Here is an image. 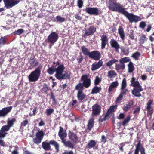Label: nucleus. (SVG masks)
I'll list each match as a JSON object with an SVG mask.
<instances>
[{
  "mask_svg": "<svg viewBox=\"0 0 154 154\" xmlns=\"http://www.w3.org/2000/svg\"><path fill=\"white\" fill-rule=\"evenodd\" d=\"M108 8L111 11L121 13L123 14L129 20L131 23H136L141 20V18L138 16L134 15L126 11L125 8L120 3L115 2L114 0L109 1Z\"/></svg>",
  "mask_w": 154,
  "mask_h": 154,
  "instance_id": "obj_1",
  "label": "nucleus"
},
{
  "mask_svg": "<svg viewBox=\"0 0 154 154\" xmlns=\"http://www.w3.org/2000/svg\"><path fill=\"white\" fill-rule=\"evenodd\" d=\"M65 67L63 64H61L56 68V72L54 75L57 79L59 80H62L65 79L69 80L71 78V73H68L66 71L63 74V73Z\"/></svg>",
  "mask_w": 154,
  "mask_h": 154,
  "instance_id": "obj_2",
  "label": "nucleus"
},
{
  "mask_svg": "<svg viewBox=\"0 0 154 154\" xmlns=\"http://www.w3.org/2000/svg\"><path fill=\"white\" fill-rule=\"evenodd\" d=\"M131 86L134 87L132 91V94L136 97L141 96L140 92L142 91L143 89L139 82L136 80V78L134 77H132L131 80Z\"/></svg>",
  "mask_w": 154,
  "mask_h": 154,
  "instance_id": "obj_3",
  "label": "nucleus"
},
{
  "mask_svg": "<svg viewBox=\"0 0 154 154\" xmlns=\"http://www.w3.org/2000/svg\"><path fill=\"white\" fill-rule=\"evenodd\" d=\"M58 135L61 140V142L66 147L72 149L74 148V145L69 141H66V138L67 136V133L66 130H64L61 126L59 127V130Z\"/></svg>",
  "mask_w": 154,
  "mask_h": 154,
  "instance_id": "obj_4",
  "label": "nucleus"
},
{
  "mask_svg": "<svg viewBox=\"0 0 154 154\" xmlns=\"http://www.w3.org/2000/svg\"><path fill=\"white\" fill-rule=\"evenodd\" d=\"M42 66H39L32 71L28 76V79L30 82H35L37 81L39 78Z\"/></svg>",
  "mask_w": 154,
  "mask_h": 154,
  "instance_id": "obj_5",
  "label": "nucleus"
},
{
  "mask_svg": "<svg viewBox=\"0 0 154 154\" xmlns=\"http://www.w3.org/2000/svg\"><path fill=\"white\" fill-rule=\"evenodd\" d=\"M51 145H53L55 147L57 152L59 151V145L57 142L54 140H51L49 142L46 141L43 142L42 143V146L45 150L48 151L51 149Z\"/></svg>",
  "mask_w": 154,
  "mask_h": 154,
  "instance_id": "obj_6",
  "label": "nucleus"
},
{
  "mask_svg": "<svg viewBox=\"0 0 154 154\" xmlns=\"http://www.w3.org/2000/svg\"><path fill=\"white\" fill-rule=\"evenodd\" d=\"M130 61L131 59L129 57H126L121 58L119 60V63L116 65V70L117 71L120 70H124L126 66L125 63Z\"/></svg>",
  "mask_w": 154,
  "mask_h": 154,
  "instance_id": "obj_7",
  "label": "nucleus"
},
{
  "mask_svg": "<svg viewBox=\"0 0 154 154\" xmlns=\"http://www.w3.org/2000/svg\"><path fill=\"white\" fill-rule=\"evenodd\" d=\"M117 106V105H116L111 106L108 110L107 112L104 116V117L100 118L99 119L100 122H102L103 121L108 120L109 118V116L110 113L114 112Z\"/></svg>",
  "mask_w": 154,
  "mask_h": 154,
  "instance_id": "obj_8",
  "label": "nucleus"
},
{
  "mask_svg": "<svg viewBox=\"0 0 154 154\" xmlns=\"http://www.w3.org/2000/svg\"><path fill=\"white\" fill-rule=\"evenodd\" d=\"M44 135L45 133L43 131H38L35 134L36 137L33 139V142L35 144L38 145L41 142Z\"/></svg>",
  "mask_w": 154,
  "mask_h": 154,
  "instance_id": "obj_9",
  "label": "nucleus"
},
{
  "mask_svg": "<svg viewBox=\"0 0 154 154\" xmlns=\"http://www.w3.org/2000/svg\"><path fill=\"white\" fill-rule=\"evenodd\" d=\"M22 0H3L5 7L7 9H9L18 4Z\"/></svg>",
  "mask_w": 154,
  "mask_h": 154,
  "instance_id": "obj_10",
  "label": "nucleus"
},
{
  "mask_svg": "<svg viewBox=\"0 0 154 154\" xmlns=\"http://www.w3.org/2000/svg\"><path fill=\"white\" fill-rule=\"evenodd\" d=\"M81 79L82 81V84L85 88H88L91 85V79L89 78V75L87 74L83 75Z\"/></svg>",
  "mask_w": 154,
  "mask_h": 154,
  "instance_id": "obj_11",
  "label": "nucleus"
},
{
  "mask_svg": "<svg viewBox=\"0 0 154 154\" xmlns=\"http://www.w3.org/2000/svg\"><path fill=\"white\" fill-rule=\"evenodd\" d=\"M58 34L56 32H52L48 36V42L51 44H54L58 39Z\"/></svg>",
  "mask_w": 154,
  "mask_h": 154,
  "instance_id": "obj_12",
  "label": "nucleus"
},
{
  "mask_svg": "<svg viewBox=\"0 0 154 154\" xmlns=\"http://www.w3.org/2000/svg\"><path fill=\"white\" fill-rule=\"evenodd\" d=\"M85 11L90 15L97 16L99 14V10L97 8L87 7L85 8Z\"/></svg>",
  "mask_w": 154,
  "mask_h": 154,
  "instance_id": "obj_13",
  "label": "nucleus"
},
{
  "mask_svg": "<svg viewBox=\"0 0 154 154\" xmlns=\"http://www.w3.org/2000/svg\"><path fill=\"white\" fill-rule=\"evenodd\" d=\"M101 107L97 104H94L92 106V114L93 116L99 115L101 113Z\"/></svg>",
  "mask_w": 154,
  "mask_h": 154,
  "instance_id": "obj_14",
  "label": "nucleus"
},
{
  "mask_svg": "<svg viewBox=\"0 0 154 154\" xmlns=\"http://www.w3.org/2000/svg\"><path fill=\"white\" fill-rule=\"evenodd\" d=\"M96 31V28L93 25L91 26L87 29L85 30L84 37L86 38L85 36H92Z\"/></svg>",
  "mask_w": 154,
  "mask_h": 154,
  "instance_id": "obj_15",
  "label": "nucleus"
},
{
  "mask_svg": "<svg viewBox=\"0 0 154 154\" xmlns=\"http://www.w3.org/2000/svg\"><path fill=\"white\" fill-rule=\"evenodd\" d=\"M89 57L95 60H99L101 58V54L97 51H94L90 52Z\"/></svg>",
  "mask_w": 154,
  "mask_h": 154,
  "instance_id": "obj_16",
  "label": "nucleus"
},
{
  "mask_svg": "<svg viewBox=\"0 0 154 154\" xmlns=\"http://www.w3.org/2000/svg\"><path fill=\"white\" fill-rule=\"evenodd\" d=\"M68 136L69 139L73 143H76L78 140V137L77 134H75L72 131H69L68 133Z\"/></svg>",
  "mask_w": 154,
  "mask_h": 154,
  "instance_id": "obj_17",
  "label": "nucleus"
},
{
  "mask_svg": "<svg viewBox=\"0 0 154 154\" xmlns=\"http://www.w3.org/2000/svg\"><path fill=\"white\" fill-rule=\"evenodd\" d=\"M12 106H10L8 107H5L0 110V117H5L12 110Z\"/></svg>",
  "mask_w": 154,
  "mask_h": 154,
  "instance_id": "obj_18",
  "label": "nucleus"
},
{
  "mask_svg": "<svg viewBox=\"0 0 154 154\" xmlns=\"http://www.w3.org/2000/svg\"><path fill=\"white\" fill-rule=\"evenodd\" d=\"M153 103V100H150L146 104L147 106L146 109L147 111V113L150 116L152 115L153 112V107L152 106Z\"/></svg>",
  "mask_w": 154,
  "mask_h": 154,
  "instance_id": "obj_19",
  "label": "nucleus"
},
{
  "mask_svg": "<svg viewBox=\"0 0 154 154\" xmlns=\"http://www.w3.org/2000/svg\"><path fill=\"white\" fill-rule=\"evenodd\" d=\"M103 63L101 60H99L97 62H95L91 66V70L94 71L97 70L103 66Z\"/></svg>",
  "mask_w": 154,
  "mask_h": 154,
  "instance_id": "obj_20",
  "label": "nucleus"
},
{
  "mask_svg": "<svg viewBox=\"0 0 154 154\" xmlns=\"http://www.w3.org/2000/svg\"><path fill=\"white\" fill-rule=\"evenodd\" d=\"M110 42L111 46L115 49L116 52L118 53L120 47L117 41L114 39H112L111 40Z\"/></svg>",
  "mask_w": 154,
  "mask_h": 154,
  "instance_id": "obj_21",
  "label": "nucleus"
},
{
  "mask_svg": "<svg viewBox=\"0 0 154 154\" xmlns=\"http://www.w3.org/2000/svg\"><path fill=\"white\" fill-rule=\"evenodd\" d=\"M101 48L103 49L105 48L108 42V39L106 35H103L101 38Z\"/></svg>",
  "mask_w": 154,
  "mask_h": 154,
  "instance_id": "obj_22",
  "label": "nucleus"
},
{
  "mask_svg": "<svg viewBox=\"0 0 154 154\" xmlns=\"http://www.w3.org/2000/svg\"><path fill=\"white\" fill-rule=\"evenodd\" d=\"M136 149L140 150V154H146L145 149L142 145L140 141H139L137 144L136 145Z\"/></svg>",
  "mask_w": 154,
  "mask_h": 154,
  "instance_id": "obj_23",
  "label": "nucleus"
},
{
  "mask_svg": "<svg viewBox=\"0 0 154 154\" xmlns=\"http://www.w3.org/2000/svg\"><path fill=\"white\" fill-rule=\"evenodd\" d=\"M134 101L132 100H131L125 106H124L122 109L125 112H127L132 107V106L133 105Z\"/></svg>",
  "mask_w": 154,
  "mask_h": 154,
  "instance_id": "obj_24",
  "label": "nucleus"
},
{
  "mask_svg": "<svg viewBox=\"0 0 154 154\" xmlns=\"http://www.w3.org/2000/svg\"><path fill=\"white\" fill-rule=\"evenodd\" d=\"M86 95L83 91H79L78 92L77 97L78 100L79 101H82L84 100L86 97Z\"/></svg>",
  "mask_w": 154,
  "mask_h": 154,
  "instance_id": "obj_25",
  "label": "nucleus"
},
{
  "mask_svg": "<svg viewBox=\"0 0 154 154\" xmlns=\"http://www.w3.org/2000/svg\"><path fill=\"white\" fill-rule=\"evenodd\" d=\"M118 33L120 35V37L122 40L124 39L125 37L124 30L122 26H119L118 29Z\"/></svg>",
  "mask_w": 154,
  "mask_h": 154,
  "instance_id": "obj_26",
  "label": "nucleus"
},
{
  "mask_svg": "<svg viewBox=\"0 0 154 154\" xmlns=\"http://www.w3.org/2000/svg\"><path fill=\"white\" fill-rule=\"evenodd\" d=\"M119 83L117 81L112 82L109 88L108 89V92H110L112 91L113 88L117 87Z\"/></svg>",
  "mask_w": 154,
  "mask_h": 154,
  "instance_id": "obj_27",
  "label": "nucleus"
},
{
  "mask_svg": "<svg viewBox=\"0 0 154 154\" xmlns=\"http://www.w3.org/2000/svg\"><path fill=\"white\" fill-rule=\"evenodd\" d=\"M129 62V63L128 65V72L129 73H131L134 71L135 68L133 62L130 61Z\"/></svg>",
  "mask_w": 154,
  "mask_h": 154,
  "instance_id": "obj_28",
  "label": "nucleus"
},
{
  "mask_svg": "<svg viewBox=\"0 0 154 154\" xmlns=\"http://www.w3.org/2000/svg\"><path fill=\"white\" fill-rule=\"evenodd\" d=\"M8 38L5 36L1 37L0 38V47H2L7 43Z\"/></svg>",
  "mask_w": 154,
  "mask_h": 154,
  "instance_id": "obj_29",
  "label": "nucleus"
},
{
  "mask_svg": "<svg viewBox=\"0 0 154 154\" xmlns=\"http://www.w3.org/2000/svg\"><path fill=\"white\" fill-rule=\"evenodd\" d=\"M84 86L82 83H78L75 86V89L78 90V91H83L84 89Z\"/></svg>",
  "mask_w": 154,
  "mask_h": 154,
  "instance_id": "obj_30",
  "label": "nucleus"
},
{
  "mask_svg": "<svg viewBox=\"0 0 154 154\" xmlns=\"http://www.w3.org/2000/svg\"><path fill=\"white\" fill-rule=\"evenodd\" d=\"M96 142L95 140H91L88 143L86 146V147L89 149H91L94 147L96 144Z\"/></svg>",
  "mask_w": 154,
  "mask_h": 154,
  "instance_id": "obj_31",
  "label": "nucleus"
},
{
  "mask_svg": "<svg viewBox=\"0 0 154 154\" xmlns=\"http://www.w3.org/2000/svg\"><path fill=\"white\" fill-rule=\"evenodd\" d=\"M81 50L84 55L89 56L91 52L85 46H83L82 47Z\"/></svg>",
  "mask_w": 154,
  "mask_h": 154,
  "instance_id": "obj_32",
  "label": "nucleus"
},
{
  "mask_svg": "<svg viewBox=\"0 0 154 154\" xmlns=\"http://www.w3.org/2000/svg\"><path fill=\"white\" fill-rule=\"evenodd\" d=\"M117 75V74L114 70H111L108 72V76L110 78H115Z\"/></svg>",
  "mask_w": 154,
  "mask_h": 154,
  "instance_id": "obj_33",
  "label": "nucleus"
},
{
  "mask_svg": "<svg viewBox=\"0 0 154 154\" xmlns=\"http://www.w3.org/2000/svg\"><path fill=\"white\" fill-rule=\"evenodd\" d=\"M54 66H52L51 67L48 68L47 70V72L50 75H52L56 71V68L54 69Z\"/></svg>",
  "mask_w": 154,
  "mask_h": 154,
  "instance_id": "obj_34",
  "label": "nucleus"
},
{
  "mask_svg": "<svg viewBox=\"0 0 154 154\" xmlns=\"http://www.w3.org/2000/svg\"><path fill=\"white\" fill-rule=\"evenodd\" d=\"M94 119L93 118H91L89 119L87 125L88 128V129L91 130L94 126Z\"/></svg>",
  "mask_w": 154,
  "mask_h": 154,
  "instance_id": "obj_35",
  "label": "nucleus"
},
{
  "mask_svg": "<svg viewBox=\"0 0 154 154\" xmlns=\"http://www.w3.org/2000/svg\"><path fill=\"white\" fill-rule=\"evenodd\" d=\"M131 119V116L130 115H128L123 121L122 122V125L123 127H125L127 124L129 122Z\"/></svg>",
  "mask_w": 154,
  "mask_h": 154,
  "instance_id": "obj_36",
  "label": "nucleus"
},
{
  "mask_svg": "<svg viewBox=\"0 0 154 154\" xmlns=\"http://www.w3.org/2000/svg\"><path fill=\"white\" fill-rule=\"evenodd\" d=\"M140 55V53L138 51H137L133 53L131 57L135 60H139V57Z\"/></svg>",
  "mask_w": 154,
  "mask_h": 154,
  "instance_id": "obj_37",
  "label": "nucleus"
},
{
  "mask_svg": "<svg viewBox=\"0 0 154 154\" xmlns=\"http://www.w3.org/2000/svg\"><path fill=\"white\" fill-rule=\"evenodd\" d=\"M147 39L146 36L143 34L140 36L139 39V43L140 45L143 44L145 43V42H146Z\"/></svg>",
  "mask_w": 154,
  "mask_h": 154,
  "instance_id": "obj_38",
  "label": "nucleus"
},
{
  "mask_svg": "<svg viewBox=\"0 0 154 154\" xmlns=\"http://www.w3.org/2000/svg\"><path fill=\"white\" fill-rule=\"evenodd\" d=\"M101 90L100 87H98L97 86L94 87L92 89L91 93L92 94H97L99 93L100 91Z\"/></svg>",
  "mask_w": 154,
  "mask_h": 154,
  "instance_id": "obj_39",
  "label": "nucleus"
},
{
  "mask_svg": "<svg viewBox=\"0 0 154 154\" xmlns=\"http://www.w3.org/2000/svg\"><path fill=\"white\" fill-rule=\"evenodd\" d=\"M16 121V119L15 118H13L11 120H8L7 121V126L10 128L11 127H12L14 124V123Z\"/></svg>",
  "mask_w": 154,
  "mask_h": 154,
  "instance_id": "obj_40",
  "label": "nucleus"
},
{
  "mask_svg": "<svg viewBox=\"0 0 154 154\" xmlns=\"http://www.w3.org/2000/svg\"><path fill=\"white\" fill-rule=\"evenodd\" d=\"M118 60H117L113 59L108 61L106 63V66L108 67L111 66L114 63H116V62H118Z\"/></svg>",
  "mask_w": 154,
  "mask_h": 154,
  "instance_id": "obj_41",
  "label": "nucleus"
},
{
  "mask_svg": "<svg viewBox=\"0 0 154 154\" xmlns=\"http://www.w3.org/2000/svg\"><path fill=\"white\" fill-rule=\"evenodd\" d=\"M56 22H57L62 23L65 21V19L62 17L60 16H57L56 17Z\"/></svg>",
  "mask_w": 154,
  "mask_h": 154,
  "instance_id": "obj_42",
  "label": "nucleus"
},
{
  "mask_svg": "<svg viewBox=\"0 0 154 154\" xmlns=\"http://www.w3.org/2000/svg\"><path fill=\"white\" fill-rule=\"evenodd\" d=\"M24 32V31L23 29H20L15 31L14 32V34L16 35H20L23 33Z\"/></svg>",
  "mask_w": 154,
  "mask_h": 154,
  "instance_id": "obj_43",
  "label": "nucleus"
},
{
  "mask_svg": "<svg viewBox=\"0 0 154 154\" xmlns=\"http://www.w3.org/2000/svg\"><path fill=\"white\" fill-rule=\"evenodd\" d=\"M29 123V121L28 120L26 119L22 122L20 124V128H23L25 126Z\"/></svg>",
  "mask_w": 154,
  "mask_h": 154,
  "instance_id": "obj_44",
  "label": "nucleus"
},
{
  "mask_svg": "<svg viewBox=\"0 0 154 154\" xmlns=\"http://www.w3.org/2000/svg\"><path fill=\"white\" fill-rule=\"evenodd\" d=\"M35 61L36 59L35 58L30 59L29 61V63L31 66L33 67Z\"/></svg>",
  "mask_w": 154,
  "mask_h": 154,
  "instance_id": "obj_45",
  "label": "nucleus"
},
{
  "mask_svg": "<svg viewBox=\"0 0 154 154\" xmlns=\"http://www.w3.org/2000/svg\"><path fill=\"white\" fill-rule=\"evenodd\" d=\"M127 86L126 81L125 78L123 79L122 83L121 88H125Z\"/></svg>",
  "mask_w": 154,
  "mask_h": 154,
  "instance_id": "obj_46",
  "label": "nucleus"
},
{
  "mask_svg": "<svg viewBox=\"0 0 154 154\" xmlns=\"http://www.w3.org/2000/svg\"><path fill=\"white\" fill-rule=\"evenodd\" d=\"M123 95L122 94H120L119 96L117 98L116 102V103H120L121 100H122L123 97Z\"/></svg>",
  "mask_w": 154,
  "mask_h": 154,
  "instance_id": "obj_47",
  "label": "nucleus"
},
{
  "mask_svg": "<svg viewBox=\"0 0 154 154\" xmlns=\"http://www.w3.org/2000/svg\"><path fill=\"white\" fill-rule=\"evenodd\" d=\"M101 81V79L98 76H96L94 82V85H98Z\"/></svg>",
  "mask_w": 154,
  "mask_h": 154,
  "instance_id": "obj_48",
  "label": "nucleus"
},
{
  "mask_svg": "<svg viewBox=\"0 0 154 154\" xmlns=\"http://www.w3.org/2000/svg\"><path fill=\"white\" fill-rule=\"evenodd\" d=\"M1 129L2 130L5 132L9 131L10 128L7 125H5L2 126Z\"/></svg>",
  "mask_w": 154,
  "mask_h": 154,
  "instance_id": "obj_49",
  "label": "nucleus"
},
{
  "mask_svg": "<svg viewBox=\"0 0 154 154\" xmlns=\"http://www.w3.org/2000/svg\"><path fill=\"white\" fill-rule=\"evenodd\" d=\"M46 111L47 115L49 116L51 115L52 113L53 112L54 110L53 109L49 108L47 109Z\"/></svg>",
  "mask_w": 154,
  "mask_h": 154,
  "instance_id": "obj_50",
  "label": "nucleus"
},
{
  "mask_svg": "<svg viewBox=\"0 0 154 154\" xmlns=\"http://www.w3.org/2000/svg\"><path fill=\"white\" fill-rule=\"evenodd\" d=\"M6 133L5 132L2 130V129H1L0 130V138H3L6 136Z\"/></svg>",
  "mask_w": 154,
  "mask_h": 154,
  "instance_id": "obj_51",
  "label": "nucleus"
},
{
  "mask_svg": "<svg viewBox=\"0 0 154 154\" xmlns=\"http://www.w3.org/2000/svg\"><path fill=\"white\" fill-rule=\"evenodd\" d=\"M130 34L129 35V37L132 40L134 39L135 37L134 35V32L132 30L130 31Z\"/></svg>",
  "mask_w": 154,
  "mask_h": 154,
  "instance_id": "obj_52",
  "label": "nucleus"
},
{
  "mask_svg": "<svg viewBox=\"0 0 154 154\" xmlns=\"http://www.w3.org/2000/svg\"><path fill=\"white\" fill-rule=\"evenodd\" d=\"M146 26V24L145 22L142 21L140 23L139 26L140 28L143 29Z\"/></svg>",
  "mask_w": 154,
  "mask_h": 154,
  "instance_id": "obj_53",
  "label": "nucleus"
},
{
  "mask_svg": "<svg viewBox=\"0 0 154 154\" xmlns=\"http://www.w3.org/2000/svg\"><path fill=\"white\" fill-rule=\"evenodd\" d=\"M101 142H103L104 143H105L106 141V139L104 135H103L101 136L100 139Z\"/></svg>",
  "mask_w": 154,
  "mask_h": 154,
  "instance_id": "obj_54",
  "label": "nucleus"
},
{
  "mask_svg": "<svg viewBox=\"0 0 154 154\" xmlns=\"http://www.w3.org/2000/svg\"><path fill=\"white\" fill-rule=\"evenodd\" d=\"M125 117V115L123 113H120L119 116H117V118L119 119H123Z\"/></svg>",
  "mask_w": 154,
  "mask_h": 154,
  "instance_id": "obj_55",
  "label": "nucleus"
},
{
  "mask_svg": "<svg viewBox=\"0 0 154 154\" xmlns=\"http://www.w3.org/2000/svg\"><path fill=\"white\" fill-rule=\"evenodd\" d=\"M121 92L120 94H122V95L123 96L128 91V89H127L123 88L122 89V88H121Z\"/></svg>",
  "mask_w": 154,
  "mask_h": 154,
  "instance_id": "obj_56",
  "label": "nucleus"
},
{
  "mask_svg": "<svg viewBox=\"0 0 154 154\" xmlns=\"http://www.w3.org/2000/svg\"><path fill=\"white\" fill-rule=\"evenodd\" d=\"M83 2L82 0H78V6L80 8H81L83 5Z\"/></svg>",
  "mask_w": 154,
  "mask_h": 154,
  "instance_id": "obj_57",
  "label": "nucleus"
},
{
  "mask_svg": "<svg viewBox=\"0 0 154 154\" xmlns=\"http://www.w3.org/2000/svg\"><path fill=\"white\" fill-rule=\"evenodd\" d=\"M48 90V87L47 86V85L44 86L42 89V91H43L45 93L47 92Z\"/></svg>",
  "mask_w": 154,
  "mask_h": 154,
  "instance_id": "obj_58",
  "label": "nucleus"
},
{
  "mask_svg": "<svg viewBox=\"0 0 154 154\" xmlns=\"http://www.w3.org/2000/svg\"><path fill=\"white\" fill-rule=\"evenodd\" d=\"M75 17L76 19L79 20H81L82 18V17L79 16L78 14H75Z\"/></svg>",
  "mask_w": 154,
  "mask_h": 154,
  "instance_id": "obj_59",
  "label": "nucleus"
},
{
  "mask_svg": "<svg viewBox=\"0 0 154 154\" xmlns=\"http://www.w3.org/2000/svg\"><path fill=\"white\" fill-rule=\"evenodd\" d=\"M51 99H53V101L54 102V103H56V100L55 97V96L54 95V94L53 93H52L51 94Z\"/></svg>",
  "mask_w": 154,
  "mask_h": 154,
  "instance_id": "obj_60",
  "label": "nucleus"
},
{
  "mask_svg": "<svg viewBox=\"0 0 154 154\" xmlns=\"http://www.w3.org/2000/svg\"><path fill=\"white\" fill-rule=\"evenodd\" d=\"M80 58H77L76 59L78 61V63H81L82 61L83 60V56L81 55L80 56Z\"/></svg>",
  "mask_w": 154,
  "mask_h": 154,
  "instance_id": "obj_61",
  "label": "nucleus"
},
{
  "mask_svg": "<svg viewBox=\"0 0 154 154\" xmlns=\"http://www.w3.org/2000/svg\"><path fill=\"white\" fill-rule=\"evenodd\" d=\"M140 107H137V108L135 109L133 111V113L135 114L139 112L140 111Z\"/></svg>",
  "mask_w": 154,
  "mask_h": 154,
  "instance_id": "obj_62",
  "label": "nucleus"
},
{
  "mask_svg": "<svg viewBox=\"0 0 154 154\" xmlns=\"http://www.w3.org/2000/svg\"><path fill=\"white\" fill-rule=\"evenodd\" d=\"M41 121L38 125L39 126H42L45 125V123L42 119H40Z\"/></svg>",
  "mask_w": 154,
  "mask_h": 154,
  "instance_id": "obj_63",
  "label": "nucleus"
},
{
  "mask_svg": "<svg viewBox=\"0 0 154 154\" xmlns=\"http://www.w3.org/2000/svg\"><path fill=\"white\" fill-rule=\"evenodd\" d=\"M62 154H74L73 152L72 151H66L63 153Z\"/></svg>",
  "mask_w": 154,
  "mask_h": 154,
  "instance_id": "obj_64",
  "label": "nucleus"
}]
</instances>
